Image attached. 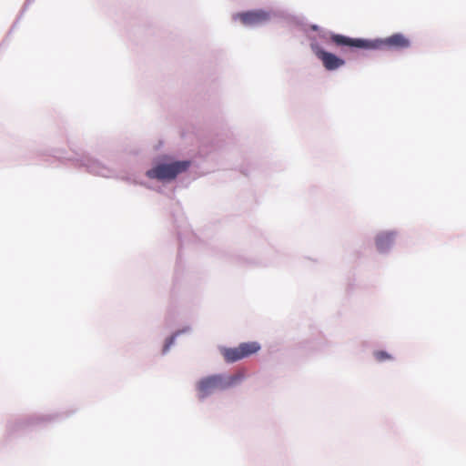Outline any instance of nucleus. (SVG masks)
<instances>
[{
	"label": "nucleus",
	"mask_w": 466,
	"mask_h": 466,
	"mask_svg": "<svg viewBox=\"0 0 466 466\" xmlns=\"http://www.w3.org/2000/svg\"><path fill=\"white\" fill-rule=\"evenodd\" d=\"M238 346L244 359L256 354L261 348L259 343L257 341L243 342Z\"/></svg>",
	"instance_id": "obj_8"
},
{
	"label": "nucleus",
	"mask_w": 466,
	"mask_h": 466,
	"mask_svg": "<svg viewBox=\"0 0 466 466\" xmlns=\"http://www.w3.org/2000/svg\"><path fill=\"white\" fill-rule=\"evenodd\" d=\"M221 354L228 363H233L244 359L239 346L235 348H224L221 350Z\"/></svg>",
	"instance_id": "obj_6"
},
{
	"label": "nucleus",
	"mask_w": 466,
	"mask_h": 466,
	"mask_svg": "<svg viewBox=\"0 0 466 466\" xmlns=\"http://www.w3.org/2000/svg\"><path fill=\"white\" fill-rule=\"evenodd\" d=\"M394 241V234L386 232L380 234L376 238V246L380 251L387 250Z\"/></svg>",
	"instance_id": "obj_7"
},
{
	"label": "nucleus",
	"mask_w": 466,
	"mask_h": 466,
	"mask_svg": "<svg viewBox=\"0 0 466 466\" xmlns=\"http://www.w3.org/2000/svg\"><path fill=\"white\" fill-rule=\"evenodd\" d=\"M190 166L189 161H176L169 164H159L147 170L146 175L148 178L160 181L172 180L186 171Z\"/></svg>",
	"instance_id": "obj_2"
},
{
	"label": "nucleus",
	"mask_w": 466,
	"mask_h": 466,
	"mask_svg": "<svg viewBox=\"0 0 466 466\" xmlns=\"http://www.w3.org/2000/svg\"><path fill=\"white\" fill-rule=\"evenodd\" d=\"M238 380L237 377L225 378L222 375H213L200 380L198 383L199 398L204 399L217 390H225Z\"/></svg>",
	"instance_id": "obj_3"
},
{
	"label": "nucleus",
	"mask_w": 466,
	"mask_h": 466,
	"mask_svg": "<svg viewBox=\"0 0 466 466\" xmlns=\"http://www.w3.org/2000/svg\"><path fill=\"white\" fill-rule=\"evenodd\" d=\"M316 56L322 62L323 66L329 70H336L344 66L345 61L336 55L327 52L319 46H313Z\"/></svg>",
	"instance_id": "obj_4"
},
{
	"label": "nucleus",
	"mask_w": 466,
	"mask_h": 466,
	"mask_svg": "<svg viewBox=\"0 0 466 466\" xmlns=\"http://www.w3.org/2000/svg\"><path fill=\"white\" fill-rule=\"evenodd\" d=\"M330 41L337 46H348L361 49H404L410 46V40L402 34H394L389 37L367 40L361 38H350L342 35L333 34Z\"/></svg>",
	"instance_id": "obj_1"
},
{
	"label": "nucleus",
	"mask_w": 466,
	"mask_h": 466,
	"mask_svg": "<svg viewBox=\"0 0 466 466\" xmlns=\"http://www.w3.org/2000/svg\"><path fill=\"white\" fill-rule=\"evenodd\" d=\"M236 17L245 25H258L268 22L270 15L263 10H254L238 14Z\"/></svg>",
	"instance_id": "obj_5"
},
{
	"label": "nucleus",
	"mask_w": 466,
	"mask_h": 466,
	"mask_svg": "<svg viewBox=\"0 0 466 466\" xmlns=\"http://www.w3.org/2000/svg\"><path fill=\"white\" fill-rule=\"evenodd\" d=\"M374 357L380 362L385 361V360H388L391 359V356L389 353H387L386 351H383V350L375 351L374 352Z\"/></svg>",
	"instance_id": "obj_9"
}]
</instances>
